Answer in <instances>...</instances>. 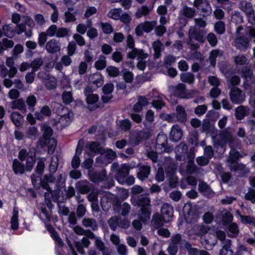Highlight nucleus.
<instances>
[{"instance_id": "1", "label": "nucleus", "mask_w": 255, "mask_h": 255, "mask_svg": "<svg viewBox=\"0 0 255 255\" xmlns=\"http://www.w3.org/2000/svg\"><path fill=\"white\" fill-rule=\"evenodd\" d=\"M41 129L43 133L42 136L39 138L37 144L40 146L42 148L47 147L48 153L52 154L54 152L57 145L56 139L51 137L53 133V129L50 126L46 125H44Z\"/></svg>"}, {"instance_id": "2", "label": "nucleus", "mask_w": 255, "mask_h": 255, "mask_svg": "<svg viewBox=\"0 0 255 255\" xmlns=\"http://www.w3.org/2000/svg\"><path fill=\"white\" fill-rule=\"evenodd\" d=\"M155 148L159 153L170 152L171 149L168 145V138L166 134L163 132L158 134L156 138Z\"/></svg>"}, {"instance_id": "3", "label": "nucleus", "mask_w": 255, "mask_h": 255, "mask_svg": "<svg viewBox=\"0 0 255 255\" xmlns=\"http://www.w3.org/2000/svg\"><path fill=\"white\" fill-rule=\"evenodd\" d=\"M150 132L148 130H138L133 132L130 137V142L135 146L141 143L143 141L149 138Z\"/></svg>"}, {"instance_id": "4", "label": "nucleus", "mask_w": 255, "mask_h": 255, "mask_svg": "<svg viewBox=\"0 0 255 255\" xmlns=\"http://www.w3.org/2000/svg\"><path fill=\"white\" fill-rule=\"evenodd\" d=\"M88 175L89 179L94 183H99L104 181L107 178V171L105 169L97 171L94 168L88 170Z\"/></svg>"}, {"instance_id": "5", "label": "nucleus", "mask_w": 255, "mask_h": 255, "mask_svg": "<svg viewBox=\"0 0 255 255\" xmlns=\"http://www.w3.org/2000/svg\"><path fill=\"white\" fill-rule=\"evenodd\" d=\"M86 102L88 105V110L93 112L101 107V103L99 102V97L97 94L89 95L86 97Z\"/></svg>"}, {"instance_id": "6", "label": "nucleus", "mask_w": 255, "mask_h": 255, "mask_svg": "<svg viewBox=\"0 0 255 255\" xmlns=\"http://www.w3.org/2000/svg\"><path fill=\"white\" fill-rule=\"evenodd\" d=\"M55 178L53 174H47L43 176V178H40L39 183V189L41 187L43 189L46 190V192L50 193L52 191L49 185V183H54Z\"/></svg>"}, {"instance_id": "7", "label": "nucleus", "mask_w": 255, "mask_h": 255, "mask_svg": "<svg viewBox=\"0 0 255 255\" xmlns=\"http://www.w3.org/2000/svg\"><path fill=\"white\" fill-rule=\"evenodd\" d=\"M230 98L233 103L241 104L244 101L245 97L240 88L233 87L230 90Z\"/></svg>"}, {"instance_id": "8", "label": "nucleus", "mask_w": 255, "mask_h": 255, "mask_svg": "<svg viewBox=\"0 0 255 255\" xmlns=\"http://www.w3.org/2000/svg\"><path fill=\"white\" fill-rule=\"evenodd\" d=\"M103 83L104 77L100 72H96L89 78V84L94 86L95 89L101 87Z\"/></svg>"}, {"instance_id": "9", "label": "nucleus", "mask_w": 255, "mask_h": 255, "mask_svg": "<svg viewBox=\"0 0 255 255\" xmlns=\"http://www.w3.org/2000/svg\"><path fill=\"white\" fill-rule=\"evenodd\" d=\"M182 136L183 131L179 126L173 125L170 132L169 139L173 142H177L181 139Z\"/></svg>"}, {"instance_id": "10", "label": "nucleus", "mask_w": 255, "mask_h": 255, "mask_svg": "<svg viewBox=\"0 0 255 255\" xmlns=\"http://www.w3.org/2000/svg\"><path fill=\"white\" fill-rule=\"evenodd\" d=\"M132 204L137 206L140 208L151 207L150 200L149 197L140 195L131 200Z\"/></svg>"}, {"instance_id": "11", "label": "nucleus", "mask_w": 255, "mask_h": 255, "mask_svg": "<svg viewBox=\"0 0 255 255\" xmlns=\"http://www.w3.org/2000/svg\"><path fill=\"white\" fill-rule=\"evenodd\" d=\"M240 74L241 77L244 78L245 82L254 83L253 73L250 68L247 66L243 67L240 71Z\"/></svg>"}, {"instance_id": "12", "label": "nucleus", "mask_w": 255, "mask_h": 255, "mask_svg": "<svg viewBox=\"0 0 255 255\" xmlns=\"http://www.w3.org/2000/svg\"><path fill=\"white\" fill-rule=\"evenodd\" d=\"M184 218L187 223H191L196 216L195 211L191 205H185L183 209Z\"/></svg>"}, {"instance_id": "13", "label": "nucleus", "mask_w": 255, "mask_h": 255, "mask_svg": "<svg viewBox=\"0 0 255 255\" xmlns=\"http://www.w3.org/2000/svg\"><path fill=\"white\" fill-rule=\"evenodd\" d=\"M45 47L47 51L51 54L55 53L60 50L59 41L54 39L49 40Z\"/></svg>"}, {"instance_id": "14", "label": "nucleus", "mask_w": 255, "mask_h": 255, "mask_svg": "<svg viewBox=\"0 0 255 255\" xmlns=\"http://www.w3.org/2000/svg\"><path fill=\"white\" fill-rule=\"evenodd\" d=\"M51 115V111L49 107L47 105H44L43 106L40 112H35L34 116L37 120L39 121H43L44 120V117H49Z\"/></svg>"}, {"instance_id": "15", "label": "nucleus", "mask_w": 255, "mask_h": 255, "mask_svg": "<svg viewBox=\"0 0 255 255\" xmlns=\"http://www.w3.org/2000/svg\"><path fill=\"white\" fill-rule=\"evenodd\" d=\"M150 173V167L147 165H141L138 168L137 173V177L140 181H144L147 178Z\"/></svg>"}, {"instance_id": "16", "label": "nucleus", "mask_w": 255, "mask_h": 255, "mask_svg": "<svg viewBox=\"0 0 255 255\" xmlns=\"http://www.w3.org/2000/svg\"><path fill=\"white\" fill-rule=\"evenodd\" d=\"M12 168L15 174H23L26 171L25 165L16 158L13 160Z\"/></svg>"}, {"instance_id": "17", "label": "nucleus", "mask_w": 255, "mask_h": 255, "mask_svg": "<svg viewBox=\"0 0 255 255\" xmlns=\"http://www.w3.org/2000/svg\"><path fill=\"white\" fill-rule=\"evenodd\" d=\"M243 157V155L237 149L234 147H231L229 152L228 161L230 163L237 162V161H238Z\"/></svg>"}, {"instance_id": "18", "label": "nucleus", "mask_w": 255, "mask_h": 255, "mask_svg": "<svg viewBox=\"0 0 255 255\" xmlns=\"http://www.w3.org/2000/svg\"><path fill=\"white\" fill-rule=\"evenodd\" d=\"M11 108L12 109L19 110L23 114H25L27 112L25 102L22 99H18L13 101L11 102Z\"/></svg>"}, {"instance_id": "19", "label": "nucleus", "mask_w": 255, "mask_h": 255, "mask_svg": "<svg viewBox=\"0 0 255 255\" xmlns=\"http://www.w3.org/2000/svg\"><path fill=\"white\" fill-rule=\"evenodd\" d=\"M10 119L15 127H20L23 124L24 117L18 112H13L10 114Z\"/></svg>"}, {"instance_id": "20", "label": "nucleus", "mask_w": 255, "mask_h": 255, "mask_svg": "<svg viewBox=\"0 0 255 255\" xmlns=\"http://www.w3.org/2000/svg\"><path fill=\"white\" fill-rule=\"evenodd\" d=\"M151 215V208L150 207L140 208L138 215V217L142 223H145L150 218Z\"/></svg>"}, {"instance_id": "21", "label": "nucleus", "mask_w": 255, "mask_h": 255, "mask_svg": "<svg viewBox=\"0 0 255 255\" xmlns=\"http://www.w3.org/2000/svg\"><path fill=\"white\" fill-rule=\"evenodd\" d=\"M249 44V39L245 36H241L235 40V45L238 49L247 48Z\"/></svg>"}, {"instance_id": "22", "label": "nucleus", "mask_w": 255, "mask_h": 255, "mask_svg": "<svg viewBox=\"0 0 255 255\" xmlns=\"http://www.w3.org/2000/svg\"><path fill=\"white\" fill-rule=\"evenodd\" d=\"M194 147L190 148L188 152H186L184 155H176V158L177 160L180 161H185L186 159L188 160H194L195 158V152H194Z\"/></svg>"}, {"instance_id": "23", "label": "nucleus", "mask_w": 255, "mask_h": 255, "mask_svg": "<svg viewBox=\"0 0 255 255\" xmlns=\"http://www.w3.org/2000/svg\"><path fill=\"white\" fill-rule=\"evenodd\" d=\"M177 120L182 123L187 121V114L183 107L178 105L176 108Z\"/></svg>"}, {"instance_id": "24", "label": "nucleus", "mask_w": 255, "mask_h": 255, "mask_svg": "<svg viewBox=\"0 0 255 255\" xmlns=\"http://www.w3.org/2000/svg\"><path fill=\"white\" fill-rule=\"evenodd\" d=\"M129 172L127 169L121 168L116 174L115 179L121 184H124V181L128 175Z\"/></svg>"}, {"instance_id": "25", "label": "nucleus", "mask_w": 255, "mask_h": 255, "mask_svg": "<svg viewBox=\"0 0 255 255\" xmlns=\"http://www.w3.org/2000/svg\"><path fill=\"white\" fill-rule=\"evenodd\" d=\"M87 147L91 152L97 154L102 153L105 150L98 141H91L88 145H87Z\"/></svg>"}, {"instance_id": "26", "label": "nucleus", "mask_w": 255, "mask_h": 255, "mask_svg": "<svg viewBox=\"0 0 255 255\" xmlns=\"http://www.w3.org/2000/svg\"><path fill=\"white\" fill-rule=\"evenodd\" d=\"M241 9L246 14L248 18H250L254 14V10L250 2H245L240 4Z\"/></svg>"}, {"instance_id": "27", "label": "nucleus", "mask_w": 255, "mask_h": 255, "mask_svg": "<svg viewBox=\"0 0 255 255\" xmlns=\"http://www.w3.org/2000/svg\"><path fill=\"white\" fill-rule=\"evenodd\" d=\"M76 187L81 194H85L90 191V187L87 181H82L76 184Z\"/></svg>"}, {"instance_id": "28", "label": "nucleus", "mask_w": 255, "mask_h": 255, "mask_svg": "<svg viewBox=\"0 0 255 255\" xmlns=\"http://www.w3.org/2000/svg\"><path fill=\"white\" fill-rule=\"evenodd\" d=\"M231 241L229 239L226 240L219 255H233L234 252L231 249Z\"/></svg>"}, {"instance_id": "29", "label": "nucleus", "mask_w": 255, "mask_h": 255, "mask_svg": "<svg viewBox=\"0 0 255 255\" xmlns=\"http://www.w3.org/2000/svg\"><path fill=\"white\" fill-rule=\"evenodd\" d=\"M161 215L164 217L171 218L173 214L172 206L168 203L163 205L161 210Z\"/></svg>"}, {"instance_id": "30", "label": "nucleus", "mask_w": 255, "mask_h": 255, "mask_svg": "<svg viewBox=\"0 0 255 255\" xmlns=\"http://www.w3.org/2000/svg\"><path fill=\"white\" fill-rule=\"evenodd\" d=\"M164 218L162 215L158 214H154L152 221L154 228L158 229L162 226L163 223L166 222Z\"/></svg>"}, {"instance_id": "31", "label": "nucleus", "mask_w": 255, "mask_h": 255, "mask_svg": "<svg viewBox=\"0 0 255 255\" xmlns=\"http://www.w3.org/2000/svg\"><path fill=\"white\" fill-rule=\"evenodd\" d=\"M82 224L84 227L86 228L90 227L92 230L94 231L98 230V224L95 219L89 218H84L82 220Z\"/></svg>"}, {"instance_id": "32", "label": "nucleus", "mask_w": 255, "mask_h": 255, "mask_svg": "<svg viewBox=\"0 0 255 255\" xmlns=\"http://www.w3.org/2000/svg\"><path fill=\"white\" fill-rule=\"evenodd\" d=\"M11 229L13 231H16L19 227L18 222V211L13 209L12 216L10 220Z\"/></svg>"}, {"instance_id": "33", "label": "nucleus", "mask_w": 255, "mask_h": 255, "mask_svg": "<svg viewBox=\"0 0 255 255\" xmlns=\"http://www.w3.org/2000/svg\"><path fill=\"white\" fill-rule=\"evenodd\" d=\"M26 103L28 106V110L33 112L35 110V106L37 103V100L35 96L33 95L28 96L26 100Z\"/></svg>"}, {"instance_id": "34", "label": "nucleus", "mask_w": 255, "mask_h": 255, "mask_svg": "<svg viewBox=\"0 0 255 255\" xmlns=\"http://www.w3.org/2000/svg\"><path fill=\"white\" fill-rule=\"evenodd\" d=\"M189 37L201 43L204 42L205 40L203 32L201 30H194L192 33L189 34Z\"/></svg>"}, {"instance_id": "35", "label": "nucleus", "mask_w": 255, "mask_h": 255, "mask_svg": "<svg viewBox=\"0 0 255 255\" xmlns=\"http://www.w3.org/2000/svg\"><path fill=\"white\" fill-rule=\"evenodd\" d=\"M180 79L184 83L192 84L194 82L195 77L191 73H182L180 75Z\"/></svg>"}, {"instance_id": "36", "label": "nucleus", "mask_w": 255, "mask_h": 255, "mask_svg": "<svg viewBox=\"0 0 255 255\" xmlns=\"http://www.w3.org/2000/svg\"><path fill=\"white\" fill-rule=\"evenodd\" d=\"M141 24L143 27L142 30H144V32L148 33L153 29L156 24V21L154 20L145 21Z\"/></svg>"}, {"instance_id": "37", "label": "nucleus", "mask_w": 255, "mask_h": 255, "mask_svg": "<svg viewBox=\"0 0 255 255\" xmlns=\"http://www.w3.org/2000/svg\"><path fill=\"white\" fill-rule=\"evenodd\" d=\"M111 201H112V206L115 212L117 214H120L121 211L122 201L118 198L114 199L111 198Z\"/></svg>"}, {"instance_id": "38", "label": "nucleus", "mask_w": 255, "mask_h": 255, "mask_svg": "<svg viewBox=\"0 0 255 255\" xmlns=\"http://www.w3.org/2000/svg\"><path fill=\"white\" fill-rule=\"evenodd\" d=\"M107 66V61L105 56L103 55L100 56L99 59L95 63V67L98 70H102L106 68Z\"/></svg>"}, {"instance_id": "39", "label": "nucleus", "mask_w": 255, "mask_h": 255, "mask_svg": "<svg viewBox=\"0 0 255 255\" xmlns=\"http://www.w3.org/2000/svg\"><path fill=\"white\" fill-rule=\"evenodd\" d=\"M150 12V9L146 5L141 6L136 10L135 16L137 18H140L143 15H147Z\"/></svg>"}, {"instance_id": "40", "label": "nucleus", "mask_w": 255, "mask_h": 255, "mask_svg": "<svg viewBox=\"0 0 255 255\" xmlns=\"http://www.w3.org/2000/svg\"><path fill=\"white\" fill-rule=\"evenodd\" d=\"M198 139V133L196 131H194L189 134L188 141L190 144L197 146L199 144Z\"/></svg>"}, {"instance_id": "41", "label": "nucleus", "mask_w": 255, "mask_h": 255, "mask_svg": "<svg viewBox=\"0 0 255 255\" xmlns=\"http://www.w3.org/2000/svg\"><path fill=\"white\" fill-rule=\"evenodd\" d=\"M43 61L41 58H36L29 64L33 72L37 71L42 65Z\"/></svg>"}, {"instance_id": "42", "label": "nucleus", "mask_w": 255, "mask_h": 255, "mask_svg": "<svg viewBox=\"0 0 255 255\" xmlns=\"http://www.w3.org/2000/svg\"><path fill=\"white\" fill-rule=\"evenodd\" d=\"M215 31L219 34H223L225 31V23L224 21L219 20L214 25Z\"/></svg>"}, {"instance_id": "43", "label": "nucleus", "mask_w": 255, "mask_h": 255, "mask_svg": "<svg viewBox=\"0 0 255 255\" xmlns=\"http://www.w3.org/2000/svg\"><path fill=\"white\" fill-rule=\"evenodd\" d=\"M246 115V110L244 107L240 106L236 110L235 116L237 120L243 119Z\"/></svg>"}, {"instance_id": "44", "label": "nucleus", "mask_w": 255, "mask_h": 255, "mask_svg": "<svg viewBox=\"0 0 255 255\" xmlns=\"http://www.w3.org/2000/svg\"><path fill=\"white\" fill-rule=\"evenodd\" d=\"M228 231L233 234V237H236L239 233V227L236 223L232 222L228 225Z\"/></svg>"}, {"instance_id": "45", "label": "nucleus", "mask_w": 255, "mask_h": 255, "mask_svg": "<svg viewBox=\"0 0 255 255\" xmlns=\"http://www.w3.org/2000/svg\"><path fill=\"white\" fill-rule=\"evenodd\" d=\"M34 162L35 155H30V156H29L26 159V165H25L26 171L29 172L32 170Z\"/></svg>"}, {"instance_id": "46", "label": "nucleus", "mask_w": 255, "mask_h": 255, "mask_svg": "<svg viewBox=\"0 0 255 255\" xmlns=\"http://www.w3.org/2000/svg\"><path fill=\"white\" fill-rule=\"evenodd\" d=\"M121 10L120 8H113L110 10L107 16L114 20H118L120 17Z\"/></svg>"}, {"instance_id": "47", "label": "nucleus", "mask_w": 255, "mask_h": 255, "mask_svg": "<svg viewBox=\"0 0 255 255\" xmlns=\"http://www.w3.org/2000/svg\"><path fill=\"white\" fill-rule=\"evenodd\" d=\"M106 71L111 77H116L120 74L119 68L113 66H108L106 69Z\"/></svg>"}, {"instance_id": "48", "label": "nucleus", "mask_w": 255, "mask_h": 255, "mask_svg": "<svg viewBox=\"0 0 255 255\" xmlns=\"http://www.w3.org/2000/svg\"><path fill=\"white\" fill-rule=\"evenodd\" d=\"M233 215L229 211L226 212L222 216V223L223 225L227 226L233 222Z\"/></svg>"}, {"instance_id": "49", "label": "nucleus", "mask_w": 255, "mask_h": 255, "mask_svg": "<svg viewBox=\"0 0 255 255\" xmlns=\"http://www.w3.org/2000/svg\"><path fill=\"white\" fill-rule=\"evenodd\" d=\"M63 103L69 105L73 101V98L71 92L64 91L62 95Z\"/></svg>"}, {"instance_id": "50", "label": "nucleus", "mask_w": 255, "mask_h": 255, "mask_svg": "<svg viewBox=\"0 0 255 255\" xmlns=\"http://www.w3.org/2000/svg\"><path fill=\"white\" fill-rule=\"evenodd\" d=\"M120 127L123 130L128 131L131 128V123L128 119L123 120L120 121Z\"/></svg>"}, {"instance_id": "51", "label": "nucleus", "mask_w": 255, "mask_h": 255, "mask_svg": "<svg viewBox=\"0 0 255 255\" xmlns=\"http://www.w3.org/2000/svg\"><path fill=\"white\" fill-rule=\"evenodd\" d=\"M171 242L170 243L178 245H180V248H182L183 245V240H182V236L180 234H177L174 236H172L171 239Z\"/></svg>"}, {"instance_id": "52", "label": "nucleus", "mask_w": 255, "mask_h": 255, "mask_svg": "<svg viewBox=\"0 0 255 255\" xmlns=\"http://www.w3.org/2000/svg\"><path fill=\"white\" fill-rule=\"evenodd\" d=\"M101 26L103 32L106 34L112 33L114 30L112 25L108 22H101Z\"/></svg>"}, {"instance_id": "53", "label": "nucleus", "mask_w": 255, "mask_h": 255, "mask_svg": "<svg viewBox=\"0 0 255 255\" xmlns=\"http://www.w3.org/2000/svg\"><path fill=\"white\" fill-rule=\"evenodd\" d=\"M207 39L212 47H215L218 43V39L216 35L213 32H210L207 36Z\"/></svg>"}, {"instance_id": "54", "label": "nucleus", "mask_w": 255, "mask_h": 255, "mask_svg": "<svg viewBox=\"0 0 255 255\" xmlns=\"http://www.w3.org/2000/svg\"><path fill=\"white\" fill-rule=\"evenodd\" d=\"M123 78L126 83H130L133 81V75L131 72H130L127 69H125L123 70Z\"/></svg>"}, {"instance_id": "55", "label": "nucleus", "mask_w": 255, "mask_h": 255, "mask_svg": "<svg viewBox=\"0 0 255 255\" xmlns=\"http://www.w3.org/2000/svg\"><path fill=\"white\" fill-rule=\"evenodd\" d=\"M119 218L117 217H111L109 219L108 223L112 230L115 231L119 226Z\"/></svg>"}, {"instance_id": "56", "label": "nucleus", "mask_w": 255, "mask_h": 255, "mask_svg": "<svg viewBox=\"0 0 255 255\" xmlns=\"http://www.w3.org/2000/svg\"><path fill=\"white\" fill-rule=\"evenodd\" d=\"M56 161H54V156H53L51 158V161L49 166V171L50 172L49 174H53L57 170V167L58 165V159L57 157H56Z\"/></svg>"}, {"instance_id": "57", "label": "nucleus", "mask_w": 255, "mask_h": 255, "mask_svg": "<svg viewBox=\"0 0 255 255\" xmlns=\"http://www.w3.org/2000/svg\"><path fill=\"white\" fill-rule=\"evenodd\" d=\"M77 46L76 43L74 41L69 42L67 46V54L69 56H73L76 53Z\"/></svg>"}, {"instance_id": "58", "label": "nucleus", "mask_w": 255, "mask_h": 255, "mask_svg": "<svg viewBox=\"0 0 255 255\" xmlns=\"http://www.w3.org/2000/svg\"><path fill=\"white\" fill-rule=\"evenodd\" d=\"M105 199H102L101 201V205L102 209L105 211L107 212L109 210V209L112 207V201H111V199L106 198Z\"/></svg>"}, {"instance_id": "59", "label": "nucleus", "mask_w": 255, "mask_h": 255, "mask_svg": "<svg viewBox=\"0 0 255 255\" xmlns=\"http://www.w3.org/2000/svg\"><path fill=\"white\" fill-rule=\"evenodd\" d=\"M207 110V107L206 105L197 106L194 110L195 114L200 117L203 115Z\"/></svg>"}, {"instance_id": "60", "label": "nucleus", "mask_w": 255, "mask_h": 255, "mask_svg": "<svg viewBox=\"0 0 255 255\" xmlns=\"http://www.w3.org/2000/svg\"><path fill=\"white\" fill-rule=\"evenodd\" d=\"M37 134L38 130L36 127H30L26 131V137L29 138H35Z\"/></svg>"}, {"instance_id": "61", "label": "nucleus", "mask_w": 255, "mask_h": 255, "mask_svg": "<svg viewBox=\"0 0 255 255\" xmlns=\"http://www.w3.org/2000/svg\"><path fill=\"white\" fill-rule=\"evenodd\" d=\"M114 90V85L112 83L106 84L102 88L103 93L105 95H109L111 94Z\"/></svg>"}, {"instance_id": "62", "label": "nucleus", "mask_w": 255, "mask_h": 255, "mask_svg": "<svg viewBox=\"0 0 255 255\" xmlns=\"http://www.w3.org/2000/svg\"><path fill=\"white\" fill-rule=\"evenodd\" d=\"M195 10L194 8L185 6L183 9V14L187 18H192L195 14Z\"/></svg>"}, {"instance_id": "63", "label": "nucleus", "mask_w": 255, "mask_h": 255, "mask_svg": "<svg viewBox=\"0 0 255 255\" xmlns=\"http://www.w3.org/2000/svg\"><path fill=\"white\" fill-rule=\"evenodd\" d=\"M44 168L45 164L44 161L39 160L37 162L35 172L38 175L41 176L44 172Z\"/></svg>"}, {"instance_id": "64", "label": "nucleus", "mask_w": 255, "mask_h": 255, "mask_svg": "<svg viewBox=\"0 0 255 255\" xmlns=\"http://www.w3.org/2000/svg\"><path fill=\"white\" fill-rule=\"evenodd\" d=\"M245 199L250 201L253 204H255V190L250 188L248 193L245 195Z\"/></svg>"}]
</instances>
